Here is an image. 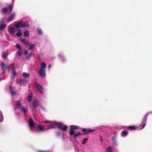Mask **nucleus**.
<instances>
[{"label": "nucleus", "mask_w": 152, "mask_h": 152, "mask_svg": "<svg viewBox=\"0 0 152 152\" xmlns=\"http://www.w3.org/2000/svg\"><path fill=\"white\" fill-rule=\"evenodd\" d=\"M28 123L31 130V127H34L40 131H44L47 130V126L46 125H36L33 120L31 118L29 119Z\"/></svg>", "instance_id": "nucleus-1"}, {"label": "nucleus", "mask_w": 152, "mask_h": 152, "mask_svg": "<svg viewBox=\"0 0 152 152\" xmlns=\"http://www.w3.org/2000/svg\"><path fill=\"white\" fill-rule=\"evenodd\" d=\"M17 107L20 109L22 112H23L24 114H26L27 111V110L26 108L24 106H23L21 103L18 102L17 103Z\"/></svg>", "instance_id": "nucleus-2"}, {"label": "nucleus", "mask_w": 152, "mask_h": 152, "mask_svg": "<svg viewBox=\"0 0 152 152\" xmlns=\"http://www.w3.org/2000/svg\"><path fill=\"white\" fill-rule=\"evenodd\" d=\"M57 126L58 129L64 131L66 130L68 128L66 125H64L63 124L59 122L57 123Z\"/></svg>", "instance_id": "nucleus-3"}, {"label": "nucleus", "mask_w": 152, "mask_h": 152, "mask_svg": "<svg viewBox=\"0 0 152 152\" xmlns=\"http://www.w3.org/2000/svg\"><path fill=\"white\" fill-rule=\"evenodd\" d=\"M46 122L50 123L49 125L47 126V130L55 127V126H57V123H58V122H51L47 121H46Z\"/></svg>", "instance_id": "nucleus-4"}, {"label": "nucleus", "mask_w": 152, "mask_h": 152, "mask_svg": "<svg viewBox=\"0 0 152 152\" xmlns=\"http://www.w3.org/2000/svg\"><path fill=\"white\" fill-rule=\"evenodd\" d=\"M35 86L40 93H43L44 89L41 85L39 83H37L35 84Z\"/></svg>", "instance_id": "nucleus-5"}, {"label": "nucleus", "mask_w": 152, "mask_h": 152, "mask_svg": "<svg viewBox=\"0 0 152 152\" xmlns=\"http://www.w3.org/2000/svg\"><path fill=\"white\" fill-rule=\"evenodd\" d=\"M4 19L3 18L0 21V29L1 30H4L6 27V25L5 24H2L3 22H5V21L4 20Z\"/></svg>", "instance_id": "nucleus-6"}, {"label": "nucleus", "mask_w": 152, "mask_h": 152, "mask_svg": "<svg viewBox=\"0 0 152 152\" xmlns=\"http://www.w3.org/2000/svg\"><path fill=\"white\" fill-rule=\"evenodd\" d=\"M45 70L40 69L39 71V75L41 77H45L46 76Z\"/></svg>", "instance_id": "nucleus-7"}, {"label": "nucleus", "mask_w": 152, "mask_h": 152, "mask_svg": "<svg viewBox=\"0 0 152 152\" xmlns=\"http://www.w3.org/2000/svg\"><path fill=\"white\" fill-rule=\"evenodd\" d=\"M20 42H22L25 45H29V42L27 41L25 38H23L22 37L20 38Z\"/></svg>", "instance_id": "nucleus-8"}, {"label": "nucleus", "mask_w": 152, "mask_h": 152, "mask_svg": "<svg viewBox=\"0 0 152 152\" xmlns=\"http://www.w3.org/2000/svg\"><path fill=\"white\" fill-rule=\"evenodd\" d=\"M36 45V43H34L29 45L28 49L29 50H32L35 48Z\"/></svg>", "instance_id": "nucleus-9"}, {"label": "nucleus", "mask_w": 152, "mask_h": 152, "mask_svg": "<svg viewBox=\"0 0 152 152\" xmlns=\"http://www.w3.org/2000/svg\"><path fill=\"white\" fill-rule=\"evenodd\" d=\"M32 104L34 107H36L39 105V102L36 99H34L33 101Z\"/></svg>", "instance_id": "nucleus-10"}, {"label": "nucleus", "mask_w": 152, "mask_h": 152, "mask_svg": "<svg viewBox=\"0 0 152 152\" xmlns=\"http://www.w3.org/2000/svg\"><path fill=\"white\" fill-rule=\"evenodd\" d=\"M14 26L16 28L23 27L22 22H18L15 24Z\"/></svg>", "instance_id": "nucleus-11"}, {"label": "nucleus", "mask_w": 152, "mask_h": 152, "mask_svg": "<svg viewBox=\"0 0 152 152\" xmlns=\"http://www.w3.org/2000/svg\"><path fill=\"white\" fill-rule=\"evenodd\" d=\"M15 13H12L7 19V21L9 22L15 18Z\"/></svg>", "instance_id": "nucleus-12"}, {"label": "nucleus", "mask_w": 152, "mask_h": 152, "mask_svg": "<svg viewBox=\"0 0 152 152\" xmlns=\"http://www.w3.org/2000/svg\"><path fill=\"white\" fill-rule=\"evenodd\" d=\"M9 30H8V31L10 34H13L15 33V30L14 27H9Z\"/></svg>", "instance_id": "nucleus-13"}, {"label": "nucleus", "mask_w": 152, "mask_h": 152, "mask_svg": "<svg viewBox=\"0 0 152 152\" xmlns=\"http://www.w3.org/2000/svg\"><path fill=\"white\" fill-rule=\"evenodd\" d=\"M148 115H145V116L144 118V119L142 121V123H143V126L140 129H142V128H143L144 126H145V123L147 118Z\"/></svg>", "instance_id": "nucleus-14"}, {"label": "nucleus", "mask_w": 152, "mask_h": 152, "mask_svg": "<svg viewBox=\"0 0 152 152\" xmlns=\"http://www.w3.org/2000/svg\"><path fill=\"white\" fill-rule=\"evenodd\" d=\"M46 67V64L44 62H42L41 63V68L40 69L45 70Z\"/></svg>", "instance_id": "nucleus-15"}, {"label": "nucleus", "mask_w": 152, "mask_h": 152, "mask_svg": "<svg viewBox=\"0 0 152 152\" xmlns=\"http://www.w3.org/2000/svg\"><path fill=\"white\" fill-rule=\"evenodd\" d=\"M1 66L2 69V70L5 71L6 70V67H5V64L4 62H2L1 64Z\"/></svg>", "instance_id": "nucleus-16"}, {"label": "nucleus", "mask_w": 152, "mask_h": 152, "mask_svg": "<svg viewBox=\"0 0 152 152\" xmlns=\"http://www.w3.org/2000/svg\"><path fill=\"white\" fill-rule=\"evenodd\" d=\"M81 134L80 132H77V133L75 134L74 137V138L75 140H76L77 137L78 136H80L81 135Z\"/></svg>", "instance_id": "nucleus-17"}, {"label": "nucleus", "mask_w": 152, "mask_h": 152, "mask_svg": "<svg viewBox=\"0 0 152 152\" xmlns=\"http://www.w3.org/2000/svg\"><path fill=\"white\" fill-rule=\"evenodd\" d=\"M22 26L23 27H28L29 26V24L28 22H22Z\"/></svg>", "instance_id": "nucleus-18"}, {"label": "nucleus", "mask_w": 152, "mask_h": 152, "mask_svg": "<svg viewBox=\"0 0 152 152\" xmlns=\"http://www.w3.org/2000/svg\"><path fill=\"white\" fill-rule=\"evenodd\" d=\"M30 74L26 72H23V77L26 78H28L30 76Z\"/></svg>", "instance_id": "nucleus-19"}, {"label": "nucleus", "mask_w": 152, "mask_h": 152, "mask_svg": "<svg viewBox=\"0 0 152 152\" xmlns=\"http://www.w3.org/2000/svg\"><path fill=\"white\" fill-rule=\"evenodd\" d=\"M25 81V80L24 79H18L16 80V82L18 83L22 84V83Z\"/></svg>", "instance_id": "nucleus-20"}, {"label": "nucleus", "mask_w": 152, "mask_h": 152, "mask_svg": "<svg viewBox=\"0 0 152 152\" xmlns=\"http://www.w3.org/2000/svg\"><path fill=\"white\" fill-rule=\"evenodd\" d=\"M29 32L28 31L26 30L23 32V36L27 37H28L29 35Z\"/></svg>", "instance_id": "nucleus-21"}, {"label": "nucleus", "mask_w": 152, "mask_h": 152, "mask_svg": "<svg viewBox=\"0 0 152 152\" xmlns=\"http://www.w3.org/2000/svg\"><path fill=\"white\" fill-rule=\"evenodd\" d=\"M4 120V116L2 112L0 111V123L2 122Z\"/></svg>", "instance_id": "nucleus-22"}, {"label": "nucleus", "mask_w": 152, "mask_h": 152, "mask_svg": "<svg viewBox=\"0 0 152 152\" xmlns=\"http://www.w3.org/2000/svg\"><path fill=\"white\" fill-rule=\"evenodd\" d=\"M106 152H113V149L111 146L107 147L106 149Z\"/></svg>", "instance_id": "nucleus-23"}, {"label": "nucleus", "mask_w": 152, "mask_h": 152, "mask_svg": "<svg viewBox=\"0 0 152 152\" xmlns=\"http://www.w3.org/2000/svg\"><path fill=\"white\" fill-rule=\"evenodd\" d=\"M127 128L130 130H134L136 129V127L135 126H129L127 127Z\"/></svg>", "instance_id": "nucleus-24"}, {"label": "nucleus", "mask_w": 152, "mask_h": 152, "mask_svg": "<svg viewBox=\"0 0 152 152\" xmlns=\"http://www.w3.org/2000/svg\"><path fill=\"white\" fill-rule=\"evenodd\" d=\"M70 130H72L74 129H76L78 128V126H74V125H71L70 127Z\"/></svg>", "instance_id": "nucleus-25"}, {"label": "nucleus", "mask_w": 152, "mask_h": 152, "mask_svg": "<svg viewBox=\"0 0 152 152\" xmlns=\"http://www.w3.org/2000/svg\"><path fill=\"white\" fill-rule=\"evenodd\" d=\"M128 132L125 131H123L122 132L121 135L122 137H125L127 135Z\"/></svg>", "instance_id": "nucleus-26"}, {"label": "nucleus", "mask_w": 152, "mask_h": 152, "mask_svg": "<svg viewBox=\"0 0 152 152\" xmlns=\"http://www.w3.org/2000/svg\"><path fill=\"white\" fill-rule=\"evenodd\" d=\"M33 55V53L32 52H31L30 53L27 55L26 57V59H29Z\"/></svg>", "instance_id": "nucleus-27"}, {"label": "nucleus", "mask_w": 152, "mask_h": 152, "mask_svg": "<svg viewBox=\"0 0 152 152\" xmlns=\"http://www.w3.org/2000/svg\"><path fill=\"white\" fill-rule=\"evenodd\" d=\"M10 89L11 94L12 95H14L15 94V93H16L15 92V91H12V87L11 86H10Z\"/></svg>", "instance_id": "nucleus-28"}, {"label": "nucleus", "mask_w": 152, "mask_h": 152, "mask_svg": "<svg viewBox=\"0 0 152 152\" xmlns=\"http://www.w3.org/2000/svg\"><path fill=\"white\" fill-rule=\"evenodd\" d=\"M37 30L38 32V34L39 35H42V34L43 33L41 29L39 28H38Z\"/></svg>", "instance_id": "nucleus-29"}, {"label": "nucleus", "mask_w": 152, "mask_h": 152, "mask_svg": "<svg viewBox=\"0 0 152 152\" xmlns=\"http://www.w3.org/2000/svg\"><path fill=\"white\" fill-rule=\"evenodd\" d=\"M7 56V53L6 52H4L3 53L2 55V58H5Z\"/></svg>", "instance_id": "nucleus-30"}, {"label": "nucleus", "mask_w": 152, "mask_h": 152, "mask_svg": "<svg viewBox=\"0 0 152 152\" xmlns=\"http://www.w3.org/2000/svg\"><path fill=\"white\" fill-rule=\"evenodd\" d=\"M32 94H31L30 95H29L28 98V102H30L31 101V100L32 99Z\"/></svg>", "instance_id": "nucleus-31"}, {"label": "nucleus", "mask_w": 152, "mask_h": 152, "mask_svg": "<svg viewBox=\"0 0 152 152\" xmlns=\"http://www.w3.org/2000/svg\"><path fill=\"white\" fill-rule=\"evenodd\" d=\"M22 49H21V50H19L17 52V54L18 55L20 56L22 55Z\"/></svg>", "instance_id": "nucleus-32"}, {"label": "nucleus", "mask_w": 152, "mask_h": 152, "mask_svg": "<svg viewBox=\"0 0 152 152\" xmlns=\"http://www.w3.org/2000/svg\"><path fill=\"white\" fill-rule=\"evenodd\" d=\"M59 56L60 58L62 61H64L65 60H64V58L62 53L59 54Z\"/></svg>", "instance_id": "nucleus-33"}, {"label": "nucleus", "mask_w": 152, "mask_h": 152, "mask_svg": "<svg viewBox=\"0 0 152 152\" xmlns=\"http://www.w3.org/2000/svg\"><path fill=\"white\" fill-rule=\"evenodd\" d=\"M7 7L4 8L2 10V12L3 13H4L7 12Z\"/></svg>", "instance_id": "nucleus-34"}, {"label": "nucleus", "mask_w": 152, "mask_h": 152, "mask_svg": "<svg viewBox=\"0 0 152 152\" xmlns=\"http://www.w3.org/2000/svg\"><path fill=\"white\" fill-rule=\"evenodd\" d=\"M70 131L69 132V134L70 135H72L74 134L75 132L73 130H70Z\"/></svg>", "instance_id": "nucleus-35"}, {"label": "nucleus", "mask_w": 152, "mask_h": 152, "mask_svg": "<svg viewBox=\"0 0 152 152\" xmlns=\"http://www.w3.org/2000/svg\"><path fill=\"white\" fill-rule=\"evenodd\" d=\"M88 140V139L87 138H84L83 140L82 144H84L86 142V141Z\"/></svg>", "instance_id": "nucleus-36"}, {"label": "nucleus", "mask_w": 152, "mask_h": 152, "mask_svg": "<svg viewBox=\"0 0 152 152\" xmlns=\"http://www.w3.org/2000/svg\"><path fill=\"white\" fill-rule=\"evenodd\" d=\"M16 35L18 37H20L22 35V33L20 32H18L16 33Z\"/></svg>", "instance_id": "nucleus-37"}, {"label": "nucleus", "mask_w": 152, "mask_h": 152, "mask_svg": "<svg viewBox=\"0 0 152 152\" xmlns=\"http://www.w3.org/2000/svg\"><path fill=\"white\" fill-rule=\"evenodd\" d=\"M116 136H113L112 137V142L116 140Z\"/></svg>", "instance_id": "nucleus-38"}, {"label": "nucleus", "mask_w": 152, "mask_h": 152, "mask_svg": "<svg viewBox=\"0 0 152 152\" xmlns=\"http://www.w3.org/2000/svg\"><path fill=\"white\" fill-rule=\"evenodd\" d=\"M15 47L18 48V49H19V50H21V49H22L21 48H20V45L18 44H16L15 45Z\"/></svg>", "instance_id": "nucleus-39"}, {"label": "nucleus", "mask_w": 152, "mask_h": 152, "mask_svg": "<svg viewBox=\"0 0 152 152\" xmlns=\"http://www.w3.org/2000/svg\"><path fill=\"white\" fill-rule=\"evenodd\" d=\"M94 129H88L87 130V132H86V133H87L90 132H94Z\"/></svg>", "instance_id": "nucleus-40"}, {"label": "nucleus", "mask_w": 152, "mask_h": 152, "mask_svg": "<svg viewBox=\"0 0 152 152\" xmlns=\"http://www.w3.org/2000/svg\"><path fill=\"white\" fill-rule=\"evenodd\" d=\"M113 142L115 145L117 146V142L116 140L113 141Z\"/></svg>", "instance_id": "nucleus-41"}, {"label": "nucleus", "mask_w": 152, "mask_h": 152, "mask_svg": "<svg viewBox=\"0 0 152 152\" xmlns=\"http://www.w3.org/2000/svg\"><path fill=\"white\" fill-rule=\"evenodd\" d=\"M9 7H10V12H11L12 11V9L13 8V7H12L11 5H9Z\"/></svg>", "instance_id": "nucleus-42"}, {"label": "nucleus", "mask_w": 152, "mask_h": 152, "mask_svg": "<svg viewBox=\"0 0 152 152\" xmlns=\"http://www.w3.org/2000/svg\"><path fill=\"white\" fill-rule=\"evenodd\" d=\"M28 51L27 50H25L24 51V54L25 55H26L28 53Z\"/></svg>", "instance_id": "nucleus-43"}, {"label": "nucleus", "mask_w": 152, "mask_h": 152, "mask_svg": "<svg viewBox=\"0 0 152 152\" xmlns=\"http://www.w3.org/2000/svg\"><path fill=\"white\" fill-rule=\"evenodd\" d=\"M12 73L14 76H15L16 75V72L14 70H13Z\"/></svg>", "instance_id": "nucleus-44"}, {"label": "nucleus", "mask_w": 152, "mask_h": 152, "mask_svg": "<svg viewBox=\"0 0 152 152\" xmlns=\"http://www.w3.org/2000/svg\"><path fill=\"white\" fill-rule=\"evenodd\" d=\"M75 152H82L81 151L80 152L78 150V149L77 148H75Z\"/></svg>", "instance_id": "nucleus-45"}, {"label": "nucleus", "mask_w": 152, "mask_h": 152, "mask_svg": "<svg viewBox=\"0 0 152 152\" xmlns=\"http://www.w3.org/2000/svg\"><path fill=\"white\" fill-rule=\"evenodd\" d=\"M82 131L83 132H85L86 131L87 132V130L86 129H83L82 130Z\"/></svg>", "instance_id": "nucleus-46"}, {"label": "nucleus", "mask_w": 152, "mask_h": 152, "mask_svg": "<svg viewBox=\"0 0 152 152\" xmlns=\"http://www.w3.org/2000/svg\"><path fill=\"white\" fill-rule=\"evenodd\" d=\"M51 66V65L50 64L49 66H48V68L49 69H50Z\"/></svg>", "instance_id": "nucleus-47"}, {"label": "nucleus", "mask_w": 152, "mask_h": 152, "mask_svg": "<svg viewBox=\"0 0 152 152\" xmlns=\"http://www.w3.org/2000/svg\"><path fill=\"white\" fill-rule=\"evenodd\" d=\"M38 152H46L45 151H38Z\"/></svg>", "instance_id": "nucleus-48"}, {"label": "nucleus", "mask_w": 152, "mask_h": 152, "mask_svg": "<svg viewBox=\"0 0 152 152\" xmlns=\"http://www.w3.org/2000/svg\"><path fill=\"white\" fill-rule=\"evenodd\" d=\"M41 108L42 110H44V108L42 106L41 107Z\"/></svg>", "instance_id": "nucleus-49"}, {"label": "nucleus", "mask_w": 152, "mask_h": 152, "mask_svg": "<svg viewBox=\"0 0 152 152\" xmlns=\"http://www.w3.org/2000/svg\"><path fill=\"white\" fill-rule=\"evenodd\" d=\"M1 80V79H0V81Z\"/></svg>", "instance_id": "nucleus-50"}]
</instances>
